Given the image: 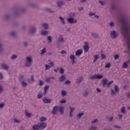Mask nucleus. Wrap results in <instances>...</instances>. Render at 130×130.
<instances>
[{"label": "nucleus", "instance_id": "obj_6", "mask_svg": "<svg viewBox=\"0 0 130 130\" xmlns=\"http://www.w3.org/2000/svg\"><path fill=\"white\" fill-rule=\"evenodd\" d=\"M70 59H72L71 62L72 64H74V63H76V61H75V59H76V57H75V55L72 54L70 56Z\"/></svg>", "mask_w": 130, "mask_h": 130}, {"label": "nucleus", "instance_id": "obj_49", "mask_svg": "<svg viewBox=\"0 0 130 130\" xmlns=\"http://www.w3.org/2000/svg\"><path fill=\"white\" fill-rule=\"evenodd\" d=\"M39 81H40V83H39L40 86H42L43 84H44V82H43V81L40 80Z\"/></svg>", "mask_w": 130, "mask_h": 130}, {"label": "nucleus", "instance_id": "obj_62", "mask_svg": "<svg viewBox=\"0 0 130 130\" xmlns=\"http://www.w3.org/2000/svg\"><path fill=\"white\" fill-rule=\"evenodd\" d=\"M99 3H100V4H101V5H102V6H103V5H104V2H103L101 1H100Z\"/></svg>", "mask_w": 130, "mask_h": 130}, {"label": "nucleus", "instance_id": "obj_16", "mask_svg": "<svg viewBox=\"0 0 130 130\" xmlns=\"http://www.w3.org/2000/svg\"><path fill=\"white\" fill-rule=\"evenodd\" d=\"M99 58V56L98 55H94V60H93V63H95L96 61H97V60Z\"/></svg>", "mask_w": 130, "mask_h": 130}, {"label": "nucleus", "instance_id": "obj_60", "mask_svg": "<svg viewBox=\"0 0 130 130\" xmlns=\"http://www.w3.org/2000/svg\"><path fill=\"white\" fill-rule=\"evenodd\" d=\"M96 90H97V92H98L99 93H101V89H99V88H96Z\"/></svg>", "mask_w": 130, "mask_h": 130}, {"label": "nucleus", "instance_id": "obj_45", "mask_svg": "<svg viewBox=\"0 0 130 130\" xmlns=\"http://www.w3.org/2000/svg\"><path fill=\"white\" fill-rule=\"evenodd\" d=\"M22 85L23 87H26V86H27V83L23 81L22 83Z\"/></svg>", "mask_w": 130, "mask_h": 130}, {"label": "nucleus", "instance_id": "obj_11", "mask_svg": "<svg viewBox=\"0 0 130 130\" xmlns=\"http://www.w3.org/2000/svg\"><path fill=\"white\" fill-rule=\"evenodd\" d=\"M130 63V61H127L126 62H124L122 66V68H123V69H126L127 67H128V65H127V63Z\"/></svg>", "mask_w": 130, "mask_h": 130}, {"label": "nucleus", "instance_id": "obj_59", "mask_svg": "<svg viewBox=\"0 0 130 130\" xmlns=\"http://www.w3.org/2000/svg\"><path fill=\"white\" fill-rule=\"evenodd\" d=\"M66 100H64L60 101V103H61V104H62V103H66Z\"/></svg>", "mask_w": 130, "mask_h": 130}, {"label": "nucleus", "instance_id": "obj_12", "mask_svg": "<svg viewBox=\"0 0 130 130\" xmlns=\"http://www.w3.org/2000/svg\"><path fill=\"white\" fill-rule=\"evenodd\" d=\"M44 94L46 95V93H47V90L49 89V85H46L44 87Z\"/></svg>", "mask_w": 130, "mask_h": 130}, {"label": "nucleus", "instance_id": "obj_23", "mask_svg": "<svg viewBox=\"0 0 130 130\" xmlns=\"http://www.w3.org/2000/svg\"><path fill=\"white\" fill-rule=\"evenodd\" d=\"M40 120L41 121H46V120H47V119L45 117H42L40 118Z\"/></svg>", "mask_w": 130, "mask_h": 130}, {"label": "nucleus", "instance_id": "obj_58", "mask_svg": "<svg viewBox=\"0 0 130 130\" xmlns=\"http://www.w3.org/2000/svg\"><path fill=\"white\" fill-rule=\"evenodd\" d=\"M31 82H34V76H31Z\"/></svg>", "mask_w": 130, "mask_h": 130}, {"label": "nucleus", "instance_id": "obj_27", "mask_svg": "<svg viewBox=\"0 0 130 130\" xmlns=\"http://www.w3.org/2000/svg\"><path fill=\"white\" fill-rule=\"evenodd\" d=\"M59 113L60 114H63V107H61L59 109Z\"/></svg>", "mask_w": 130, "mask_h": 130}, {"label": "nucleus", "instance_id": "obj_35", "mask_svg": "<svg viewBox=\"0 0 130 130\" xmlns=\"http://www.w3.org/2000/svg\"><path fill=\"white\" fill-rule=\"evenodd\" d=\"M61 95L62 96H66L67 95V91L63 90L61 92Z\"/></svg>", "mask_w": 130, "mask_h": 130}, {"label": "nucleus", "instance_id": "obj_32", "mask_svg": "<svg viewBox=\"0 0 130 130\" xmlns=\"http://www.w3.org/2000/svg\"><path fill=\"white\" fill-rule=\"evenodd\" d=\"M2 68H3V69H4L5 70H8V66L5 64H3L2 65Z\"/></svg>", "mask_w": 130, "mask_h": 130}, {"label": "nucleus", "instance_id": "obj_3", "mask_svg": "<svg viewBox=\"0 0 130 130\" xmlns=\"http://www.w3.org/2000/svg\"><path fill=\"white\" fill-rule=\"evenodd\" d=\"M67 21L70 24H74V23H77V19H74L73 18H68Z\"/></svg>", "mask_w": 130, "mask_h": 130}, {"label": "nucleus", "instance_id": "obj_2", "mask_svg": "<svg viewBox=\"0 0 130 130\" xmlns=\"http://www.w3.org/2000/svg\"><path fill=\"white\" fill-rule=\"evenodd\" d=\"M26 59L27 61L25 63V66L30 67V66H31V62H32V58L30 57H27Z\"/></svg>", "mask_w": 130, "mask_h": 130}, {"label": "nucleus", "instance_id": "obj_52", "mask_svg": "<svg viewBox=\"0 0 130 130\" xmlns=\"http://www.w3.org/2000/svg\"><path fill=\"white\" fill-rule=\"evenodd\" d=\"M96 128L95 126H92L90 128V130H96Z\"/></svg>", "mask_w": 130, "mask_h": 130}, {"label": "nucleus", "instance_id": "obj_48", "mask_svg": "<svg viewBox=\"0 0 130 130\" xmlns=\"http://www.w3.org/2000/svg\"><path fill=\"white\" fill-rule=\"evenodd\" d=\"M91 122L92 123H96V122H98V119H95L94 120H93Z\"/></svg>", "mask_w": 130, "mask_h": 130}, {"label": "nucleus", "instance_id": "obj_31", "mask_svg": "<svg viewBox=\"0 0 130 130\" xmlns=\"http://www.w3.org/2000/svg\"><path fill=\"white\" fill-rule=\"evenodd\" d=\"M83 115H84V113H81L77 115V117H78V118H81V117L83 116Z\"/></svg>", "mask_w": 130, "mask_h": 130}, {"label": "nucleus", "instance_id": "obj_41", "mask_svg": "<svg viewBox=\"0 0 130 130\" xmlns=\"http://www.w3.org/2000/svg\"><path fill=\"white\" fill-rule=\"evenodd\" d=\"M88 94H89V92L87 91H85L84 92H83V96H84V97H86V96H87Z\"/></svg>", "mask_w": 130, "mask_h": 130}, {"label": "nucleus", "instance_id": "obj_34", "mask_svg": "<svg viewBox=\"0 0 130 130\" xmlns=\"http://www.w3.org/2000/svg\"><path fill=\"white\" fill-rule=\"evenodd\" d=\"M113 83V81H111L110 82H108V83L107 84V87H109L110 86V85H111V84Z\"/></svg>", "mask_w": 130, "mask_h": 130}, {"label": "nucleus", "instance_id": "obj_36", "mask_svg": "<svg viewBox=\"0 0 130 130\" xmlns=\"http://www.w3.org/2000/svg\"><path fill=\"white\" fill-rule=\"evenodd\" d=\"M42 96H43L42 92L39 93L38 95V98L39 99H40L41 98H42Z\"/></svg>", "mask_w": 130, "mask_h": 130}, {"label": "nucleus", "instance_id": "obj_39", "mask_svg": "<svg viewBox=\"0 0 130 130\" xmlns=\"http://www.w3.org/2000/svg\"><path fill=\"white\" fill-rule=\"evenodd\" d=\"M59 73L60 74H63V73H64V70H63L62 68H61L59 70Z\"/></svg>", "mask_w": 130, "mask_h": 130}, {"label": "nucleus", "instance_id": "obj_21", "mask_svg": "<svg viewBox=\"0 0 130 130\" xmlns=\"http://www.w3.org/2000/svg\"><path fill=\"white\" fill-rule=\"evenodd\" d=\"M108 82V80L106 79H103V84L104 86H105L106 85H107V83Z\"/></svg>", "mask_w": 130, "mask_h": 130}, {"label": "nucleus", "instance_id": "obj_10", "mask_svg": "<svg viewBox=\"0 0 130 130\" xmlns=\"http://www.w3.org/2000/svg\"><path fill=\"white\" fill-rule=\"evenodd\" d=\"M58 109V108L57 107V106H55L53 107V109L52 111V113L53 114H56V112H57V110Z\"/></svg>", "mask_w": 130, "mask_h": 130}, {"label": "nucleus", "instance_id": "obj_33", "mask_svg": "<svg viewBox=\"0 0 130 130\" xmlns=\"http://www.w3.org/2000/svg\"><path fill=\"white\" fill-rule=\"evenodd\" d=\"M47 40H48V41H49V43H50V42L52 41V38H51V36L48 37Z\"/></svg>", "mask_w": 130, "mask_h": 130}, {"label": "nucleus", "instance_id": "obj_14", "mask_svg": "<svg viewBox=\"0 0 130 130\" xmlns=\"http://www.w3.org/2000/svg\"><path fill=\"white\" fill-rule=\"evenodd\" d=\"M83 48L85 52H88V51H89V46L85 45L83 46Z\"/></svg>", "mask_w": 130, "mask_h": 130}, {"label": "nucleus", "instance_id": "obj_37", "mask_svg": "<svg viewBox=\"0 0 130 130\" xmlns=\"http://www.w3.org/2000/svg\"><path fill=\"white\" fill-rule=\"evenodd\" d=\"M46 52V49L45 48H44L42 50V52L41 54H44V53H45Z\"/></svg>", "mask_w": 130, "mask_h": 130}, {"label": "nucleus", "instance_id": "obj_9", "mask_svg": "<svg viewBox=\"0 0 130 130\" xmlns=\"http://www.w3.org/2000/svg\"><path fill=\"white\" fill-rule=\"evenodd\" d=\"M43 101L44 103H51V100L47 99L46 98H44L43 99Z\"/></svg>", "mask_w": 130, "mask_h": 130}, {"label": "nucleus", "instance_id": "obj_43", "mask_svg": "<svg viewBox=\"0 0 130 130\" xmlns=\"http://www.w3.org/2000/svg\"><path fill=\"white\" fill-rule=\"evenodd\" d=\"M69 16H70V18H73V17H75V14L71 13L70 14Z\"/></svg>", "mask_w": 130, "mask_h": 130}, {"label": "nucleus", "instance_id": "obj_28", "mask_svg": "<svg viewBox=\"0 0 130 130\" xmlns=\"http://www.w3.org/2000/svg\"><path fill=\"white\" fill-rule=\"evenodd\" d=\"M51 79H54V77H49V78L46 79V82H47V83H49V82H50V80H51Z\"/></svg>", "mask_w": 130, "mask_h": 130}, {"label": "nucleus", "instance_id": "obj_20", "mask_svg": "<svg viewBox=\"0 0 130 130\" xmlns=\"http://www.w3.org/2000/svg\"><path fill=\"white\" fill-rule=\"evenodd\" d=\"M83 79H84V78L82 76L79 77L77 79V83H81L82 82V81H83Z\"/></svg>", "mask_w": 130, "mask_h": 130}, {"label": "nucleus", "instance_id": "obj_53", "mask_svg": "<svg viewBox=\"0 0 130 130\" xmlns=\"http://www.w3.org/2000/svg\"><path fill=\"white\" fill-rule=\"evenodd\" d=\"M110 26H111V27H113L114 26V23L112 22L110 23Z\"/></svg>", "mask_w": 130, "mask_h": 130}, {"label": "nucleus", "instance_id": "obj_54", "mask_svg": "<svg viewBox=\"0 0 130 130\" xmlns=\"http://www.w3.org/2000/svg\"><path fill=\"white\" fill-rule=\"evenodd\" d=\"M71 83V82L69 80H67L66 82H65V84H66V85H69V84H70Z\"/></svg>", "mask_w": 130, "mask_h": 130}, {"label": "nucleus", "instance_id": "obj_1", "mask_svg": "<svg viewBox=\"0 0 130 130\" xmlns=\"http://www.w3.org/2000/svg\"><path fill=\"white\" fill-rule=\"evenodd\" d=\"M102 78H103V75L95 74L90 76L89 79L90 80H96V79H99L100 80V79H102Z\"/></svg>", "mask_w": 130, "mask_h": 130}, {"label": "nucleus", "instance_id": "obj_55", "mask_svg": "<svg viewBox=\"0 0 130 130\" xmlns=\"http://www.w3.org/2000/svg\"><path fill=\"white\" fill-rule=\"evenodd\" d=\"M111 94L112 95H115V92H114V90H113V89H111Z\"/></svg>", "mask_w": 130, "mask_h": 130}, {"label": "nucleus", "instance_id": "obj_50", "mask_svg": "<svg viewBox=\"0 0 130 130\" xmlns=\"http://www.w3.org/2000/svg\"><path fill=\"white\" fill-rule=\"evenodd\" d=\"M118 57H119V55H118V54H116L114 55L115 59H117V58H118Z\"/></svg>", "mask_w": 130, "mask_h": 130}, {"label": "nucleus", "instance_id": "obj_56", "mask_svg": "<svg viewBox=\"0 0 130 130\" xmlns=\"http://www.w3.org/2000/svg\"><path fill=\"white\" fill-rule=\"evenodd\" d=\"M16 34L15 33V32L14 31H12V32H11V36H15V35Z\"/></svg>", "mask_w": 130, "mask_h": 130}, {"label": "nucleus", "instance_id": "obj_64", "mask_svg": "<svg viewBox=\"0 0 130 130\" xmlns=\"http://www.w3.org/2000/svg\"><path fill=\"white\" fill-rule=\"evenodd\" d=\"M127 96L128 98H130V92L127 93Z\"/></svg>", "mask_w": 130, "mask_h": 130}, {"label": "nucleus", "instance_id": "obj_13", "mask_svg": "<svg viewBox=\"0 0 130 130\" xmlns=\"http://www.w3.org/2000/svg\"><path fill=\"white\" fill-rule=\"evenodd\" d=\"M30 32L31 34H34L36 32V28L35 27H31L30 29Z\"/></svg>", "mask_w": 130, "mask_h": 130}, {"label": "nucleus", "instance_id": "obj_18", "mask_svg": "<svg viewBox=\"0 0 130 130\" xmlns=\"http://www.w3.org/2000/svg\"><path fill=\"white\" fill-rule=\"evenodd\" d=\"M32 128H33V129H34V130H38V129H39V128H40V126H39V124H38V125H35V126H32Z\"/></svg>", "mask_w": 130, "mask_h": 130}, {"label": "nucleus", "instance_id": "obj_24", "mask_svg": "<svg viewBox=\"0 0 130 130\" xmlns=\"http://www.w3.org/2000/svg\"><path fill=\"white\" fill-rule=\"evenodd\" d=\"M41 34L42 35H47V34H48V32L46 30H42Z\"/></svg>", "mask_w": 130, "mask_h": 130}, {"label": "nucleus", "instance_id": "obj_17", "mask_svg": "<svg viewBox=\"0 0 130 130\" xmlns=\"http://www.w3.org/2000/svg\"><path fill=\"white\" fill-rule=\"evenodd\" d=\"M66 80V76L64 75H62L59 78L60 82H63Z\"/></svg>", "mask_w": 130, "mask_h": 130}, {"label": "nucleus", "instance_id": "obj_22", "mask_svg": "<svg viewBox=\"0 0 130 130\" xmlns=\"http://www.w3.org/2000/svg\"><path fill=\"white\" fill-rule=\"evenodd\" d=\"M59 19L60 20L62 24H63L64 25V24H66V22H64V19H63V18L61 16H60L59 17Z\"/></svg>", "mask_w": 130, "mask_h": 130}, {"label": "nucleus", "instance_id": "obj_42", "mask_svg": "<svg viewBox=\"0 0 130 130\" xmlns=\"http://www.w3.org/2000/svg\"><path fill=\"white\" fill-rule=\"evenodd\" d=\"M92 36L94 37V38H97L98 37V34H93Z\"/></svg>", "mask_w": 130, "mask_h": 130}, {"label": "nucleus", "instance_id": "obj_15", "mask_svg": "<svg viewBox=\"0 0 130 130\" xmlns=\"http://www.w3.org/2000/svg\"><path fill=\"white\" fill-rule=\"evenodd\" d=\"M25 115L27 117L29 118L32 116V114L28 113V111H27V110H25Z\"/></svg>", "mask_w": 130, "mask_h": 130}, {"label": "nucleus", "instance_id": "obj_29", "mask_svg": "<svg viewBox=\"0 0 130 130\" xmlns=\"http://www.w3.org/2000/svg\"><path fill=\"white\" fill-rule=\"evenodd\" d=\"M121 112L124 114L125 113V108H124V107H122L121 109Z\"/></svg>", "mask_w": 130, "mask_h": 130}, {"label": "nucleus", "instance_id": "obj_26", "mask_svg": "<svg viewBox=\"0 0 130 130\" xmlns=\"http://www.w3.org/2000/svg\"><path fill=\"white\" fill-rule=\"evenodd\" d=\"M60 37H61L60 38L58 39L59 42H63L64 40H63V38L62 37V36H60Z\"/></svg>", "mask_w": 130, "mask_h": 130}, {"label": "nucleus", "instance_id": "obj_46", "mask_svg": "<svg viewBox=\"0 0 130 130\" xmlns=\"http://www.w3.org/2000/svg\"><path fill=\"white\" fill-rule=\"evenodd\" d=\"M14 121H15V122L19 123V122H21V121L17 119H14Z\"/></svg>", "mask_w": 130, "mask_h": 130}, {"label": "nucleus", "instance_id": "obj_57", "mask_svg": "<svg viewBox=\"0 0 130 130\" xmlns=\"http://www.w3.org/2000/svg\"><path fill=\"white\" fill-rule=\"evenodd\" d=\"M5 104H0V108H3Z\"/></svg>", "mask_w": 130, "mask_h": 130}, {"label": "nucleus", "instance_id": "obj_47", "mask_svg": "<svg viewBox=\"0 0 130 130\" xmlns=\"http://www.w3.org/2000/svg\"><path fill=\"white\" fill-rule=\"evenodd\" d=\"M15 58H17V55H13L11 57V59H15Z\"/></svg>", "mask_w": 130, "mask_h": 130}, {"label": "nucleus", "instance_id": "obj_19", "mask_svg": "<svg viewBox=\"0 0 130 130\" xmlns=\"http://www.w3.org/2000/svg\"><path fill=\"white\" fill-rule=\"evenodd\" d=\"M57 5L58 7H60L61 6L63 5V2L62 1H59L57 3Z\"/></svg>", "mask_w": 130, "mask_h": 130}, {"label": "nucleus", "instance_id": "obj_4", "mask_svg": "<svg viewBox=\"0 0 130 130\" xmlns=\"http://www.w3.org/2000/svg\"><path fill=\"white\" fill-rule=\"evenodd\" d=\"M83 54V50L81 49H79L77 50L75 52L76 56H81Z\"/></svg>", "mask_w": 130, "mask_h": 130}, {"label": "nucleus", "instance_id": "obj_63", "mask_svg": "<svg viewBox=\"0 0 130 130\" xmlns=\"http://www.w3.org/2000/svg\"><path fill=\"white\" fill-rule=\"evenodd\" d=\"M59 70V68H57L54 70V72H55L56 73L58 72Z\"/></svg>", "mask_w": 130, "mask_h": 130}, {"label": "nucleus", "instance_id": "obj_44", "mask_svg": "<svg viewBox=\"0 0 130 130\" xmlns=\"http://www.w3.org/2000/svg\"><path fill=\"white\" fill-rule=\"evenodd\" d=\"M114 89H115V92H118V87H117L116 85H115Z\"/></svg>", "mask_w": 130, "mask_h": 130}, {"label": "nucleus", "instance_id": "obj_7", "mask_svg": "<svg viewBox=\"0 0 130 130\" xmlns=\"http://www.w3.org/2000/svg\"><path fill=\"white\" fill-rule=\"evenodd\" d=\"M39 125L40 126V128L44 129L46 127V123L44 122H40L39 123Z\"/></svg>", "mask_w": 130, "mask_h": 130}, {"label": "nucleus", "instance_id": "obj_51", "mask_svg": "<svg viewBox=\"0 0 130 130\" xmlns=\"http://www.w3.org/2000/svg\"><path fill=\"white\" fill-rule=\"evenodd\" d=\"M70 112L73 113L74 112V110H75V108L70 107Z\"/></svg>", "mask_w": 130, "mask_h": 130}, {"label": "nucleus", "instance_id": "obj_8", "mask_svg": "<svg viewBox=\"0 0 130 130\" xmlns=\"http://www.w3.org/2000/svg\"><path fill=\"white\" fill-rule=\"evenodd\" d=\"M50 66L48 64H45L46 71H47V70H49V69H50L51 67H53V62H50Z\"/></svg>", "mask_w": 130, "mask_h": 130}, {"label": "nucleus", "instance_id": "obj_5", "mask_svg": "<svg viewBox=\"0 0 130 130\" xmlns=\"http://www.w3.org/2000/svg\"><path fill=\"white\" fill-rule=\"evenodd\" d=\"M111 37L112 38L115 39L117 37V32L114 30H113L111 32Z\"/></svg>", "mask_w": 130, "mask_h": 130}, {"label": "nucleus", "instance_id": "obj_25", "mask_svg": "<svg viewBox=\"0 0 130 130\" xmlns=\"http://www.w3.org/2000/svg\"><path fill=\"white\" fill-rule=\"evenodd\" d=\"M43 27L44 29H48V24L47 23H44L43 24Z\"/></svg>", "mask_w": 130, "mask_h": 130}, {"label": "nucleus", "instance_id": "obj_38", "mask_svg": "<svg viewBox=\"0 0 130 130\" xmlns=\"http://www.w3.org/2000/svg\"><path fill=\"white\" fill-rule=\"evenodd\" d=\"M101 58L102 59H105L106 58V56L103 54H101Z\"/></svg>", "mask_w": 130, "mask_h": 130}, {"label": "nucleus", "instance_id": "obj_61", "mask_svg": "<svg viewBox=\"0 0 130 130\" xmlns=\"http://www.w3.org/2000/svg\"><path fill=\"white\" fill-rule=\"evenodd\" d=\"M61 53L62 54H64V53H67V52H66V51H64V50H62V51H61Z\"/></svg>", "mask_w": 130, "mask_h": 130}, {"label": "nucleus", "instance_id": "obj_40", "mask_svg": "<svg viewBox=\"0 0 130 130\" xmlns=\"http://www.w3.org/2000/svg\"><path fill=\"white\" fill-rule=\"evenodd\" d=\"M96 13H93L92 12H89V15L90 16V17H92L95 15Z\"/></svg>", "mask_w": 130, "mask_h": 130}, {"label": "nucleus", "instance_id": "obj_30", "mask_svg": "<svg viewBox=\"0 0 130 130\" xmlns=\"http://www.w3.org/2000/svg\"><path fill=\"white\" fill-rule=\"evenodd\" d=\"M110 67H111V64H110V63H108L105 66V68H106V69H108V68H110Z\"/></svg>", "mask_w": 130, "mask_h": 130}]
</instances>
